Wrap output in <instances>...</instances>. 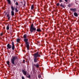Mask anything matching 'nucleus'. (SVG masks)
I'll use <instances>...</instances> for the list:
<instances>
[{"instance_id":"f257e3e1","label":"nucleus","mask_w":79,"mask_h":79,"mask_svg":"<svg viewBox=\"0 0 79 79\" xmlns=\"http://www.w3.org/2000/svg\"><path fill=\"white\" fill-rule=\"evenodd\" d=\"M30 31L31 32H35L36 31V28L35 27H34V25L32 24L31 25L30 28Z\"/></svg>"},{"instance_id":"f03ea898","label":"nucleus","mask_w":79,"mask_h":79,"mask_svg":"<svg viewBox=\"0 0 79 79\" xmlns=\"http://www.w3.org/2000/svg\"><path fill=\"white\" fill-rule=\"evenodd\" d=\"M24 41L25 42V44H26V47L28 50H29V43L27 41H28V39H25L24 40Z\"/></svg>"},{"instance_id":"7ed1b4c3","label":"nucleus","mask_w":79,"mask_h":79,"mask_svg":"<svg viewBox=\"0 0 79 79\" xmlns=\"http://www.w3.org/2000/svg\"><path fill=\"white\" fill-rule=\"evenodd\" d=\"M34 58H37V57H40V55L39 54V52H37L33 55Z\"/></svg>"},{"instance_id":"20e7f679","label":"nucleus","mask_w":79,"mask_h":79,"mask_svg":"<svg viewBox=\"0 0 79 79\" xmlns=\"http://www.w3.org/2000/svg\"><path fill=\"white\" fill-rule=\"evenodd\" d=\"M16 59H17V57H14L11 59V63L13 64H15V61Z\"/></svg>"},{"instance_id":"39448f33","label":"nucleus","mask_w":79,"mask_h":79,"mask_svg":"<svg viewBox=\"0 0 79 79\" xmlns=\"http://www.w3.org/2000/svg\"><path fill=\"white\" fill-rule=\"evenodd\" d=\"M7 50H8V48H9V49H10V48H11V45H10V44H8L7 46Z\"/></svg>"},{"instance_id":"423d86ee","label":"nucleus","mask_w":79,"mask_h":79,"mask_svg":"<svg viewBox=\"0 0 79 79\" xmlns=\"http://www.w3.org/2000/svg\"><path fill=\"white\" fill-rule=\"evenodd\" d=\"M12 49L13 50H15V45L14 44V42H13V41L12 43Z\"/></svg>"},{"instance_id":"0eeeda50","label":"nucleus","mask_w":79,"mask_h":79,"mask_svg":"<svg viewBox=\"0 0 79 79\" xmlns=\"http://www.w3.org/2000/svg\"><path fill=\"white\" fill-rule=\"evenodd\" d=\"M71 11H73V12H75V11H76V8H74V9H70Z\"/></svg>"},{"instance_id":"6e6552de","label":"nucleus","mask_w":79,"mask_h":79,"mask_svg":"<svg viewBox=\"0 0 79 79\" xmlns=\"http://www.w3.org/2000/svg\"><path fill=\"white\" fill-rule=\"evenodd\" d=\"M22 72L23 74H24V75H25V76H26V75L27 73H26V71H24V70H23Z\"/></svg>"},{"instance_id":"1a4fd4ad","label":"nucleus","mask_w":79,"mask_h":79,"mask_svg":"<svg viewBox=\"0 0 79 79\" xmlns=\"http://www.w3.org/2000/svg\"><path fill=\"white\" fill-rule=\"evenodd\" d=\"M18 6H16V8H15V12H18L19 11V10H18Z\"/></svg>"},{"instance_id":"9d476101","label":"nucleus","mask_w":79,"mask_h":79,"mask_svg":"<svg viewBox=\"0 0 79 79\" xmlns=\"http://www.w3.org/2000/svg\"><path fill=\"white\" fill-rule=\"evenodd\" d=\"M74 16L76 17H77L78 16V14H77V13H76V12L74 13Z\"/></svg>"},{"instance_id":"9b49d317","label":"nucleus","mask_w":79,"mask_h":79,"mask_svg":"<svg viewBox=\"0 0 79 79\" xmlns=\"http://www.w3.org/2000/svg\"><path fill=\"white\" fill-rule=\"evenodd\" d=\"M34 65L36 68H39V64H34Z\"/></svg>"},{"instance_id":"f8f14e48","label":"nucleus","mask_w":79,"mask_h":79,"mask_svg":"<svg viewBox=\"0 0 79 79\" xmlns=\"http://www.w3.org/2000/svg\"><path fill=\"white\" fill-rule=\"evenodd\" d=\"M11 15L12 16H14V15H15V13H14V11H11Z\"/></svg>"},{"instance_id":"ddd939ff","label":"nucleus","mask_w":79,"mask_h":79,"mask_svg":"<svg viewBox=\"0 0 79 79\" xmlns=\"http://www.w3.org/2000/svg\"><path fill=\"white\" fill-rule=\"evenodd\" d=\"M34 62L35 63H36V62H37V58H35L34 59Z\"/></svg>"},{"instance_id":"4468645a","label":"nucleus","mask_w":79,"mask_h":79,"mask_svg":"<svg viewBox=\"0 0 79 79\" xmlns=\"http://www.w3.org/2000/svg\"><path fill=\"white\" fill-rule=\"evenodd\" d=\"M11 8L12 10V11H14V10H15V8H14V7L13 6H11Z\"/></svg>"},{"instance_id":"2eb2a0df","label":"nucleus","mask_w":79,"mask_h":79,"mask_svg":"<svg viewBox=\"0 0 79 79\" xmlns=\"http://www.w3.org/2000/svg\"><path fill=\"white\" fill-rule=\"evenodd\" d=\"M10 29V25H7V26L6 27V29L7 30H9Z\"/></svg>"},{"instance_id":"dca6fc26","label":"nucleus","mask_w":79,"mask_h":79,"mask_svg":"<svg viewBox=\"0 0 79 79\" xmlns=\"http://www.w3.org/2000/svg\"><path fill=\"white\" fill-rule=\"evenodd\" d=\"M7 17L8 18V19L9 20H10V16H9V14H8L7 15Z\"/></svg>"},{"instance_id":"f3484780","label":"nucleus","mask_w":79,"mask_h":79,"mask_svg":"<svg viewBox=\"0 0 79 79\" xmlns=\"http://www.w3.org/2000/svg\"><path fill=\"white\" fill-rule=\"evenodd\" d=\"M37 32H41V30L40 29H37L36 30Z\"/></svg>"},{"instance_id":"a211bd4d","label":"nucleus","mask_w":79,"mask_h":79,"mask_svg":"<svg viewBox=\"0 0 79 79\" xmlns=\"http://www.w3.org/2000/svg\"><path fill=\"white\" fill-rule=\"evenodd\" d=\"M23 38L24 39H26L27 38V35L25 34L23 35Z\"/></svg>"},{"instance_id":"6ab92c4d","label":"nucleus","mask_w":79,"mask_h":79,"mask_svg":"<svg viewBox=\"0 0 79 79\" xmlns=\"http://www.w3.org/2000/svg\"><path fill=\"white\" fill-rule=\"evenodd\" d=\"M8 4H11V1L10 0H7Z\"/></svg>"},{"instance_id":"aec40b11","label":"nucleus","mask_w":79,"mask_h":79,"mask_svg":"<svg viewBox=\"0 0 79 79\" xmlns=\"http://www.w3.org/2000/svg\"><path fill=\"white\" fill-rule=\"evenodd\" d=\"M20 41V39H17V42H19Z\"/></svg>"},{"instance_id":"412c9836","label":"nucleus","mask_w":79,"mask_h":79,"mask_svg":"<svg viewBox=\"0 0 79 79\" xmlns=\"http://www.w3.org/2000/svg\"><path fill=\"white\" fill-rule=\"evenodd\" d=\"M60 6H61V7H63V8H64V6L63 5V4L62 3L60 4Z\"/></svg>"},{"instance_id":"4be33fe9","label":"nucleus","mask_w":79,"mask_h":79,"mask_svg":"<svg viewBox=\"0 0 79 79\" xmlns=\"http://www.w3.org/2000/svg\"><path fill=\"white\" fill-rule=\"evenodd\" d=\"M31 10H33V9H34V6L33 5L31 6Z\"/></svg>"},{"instance_id":"5701e85b","label":"nucleus","mask_w":79,"mask_h":79,"mask_svg":"<svg viewBox=\"0 0 79 79\" xmlns=\"http://www.w3.org/2000/svg\"><path fill=\"white\" fill-rule=\"evenodd\" d=\"M7 64L8 65H9V64H10V61H7Z\"/></svg>"},{"instance_id":"b1692460","label":"nucleus","mask_w":79,"mask_h":79,"mask_svg":"<svg viewBox=\"0 0 79 79\" xmlns=\"http://www.w3.org/2000/svg\"><path fill=\"white\" fill-rule=\"evenodd\" d=\"M27 77L28 78H31V76L30 75H29L28 76H27Z\"/></svg>"},{"instance_id":"393cba45","label":"nucleus","mask_w":79,"mask_h":79,"mask_svg":"<svg viewBox=\"0 0 79 79\" xmlns=\"http://www.w3.org/2000/svg\"><path fill=\"white\" fill-rule=\"evenodd\" d=\"M16 5L17 6H18V2H17L16 3H15Z\"/></svg>"},{"instance_id":"a878e982","label":"nucleus","mask_w":79,"mask_h":79,"mask_svg":"<svg viewBox=\"0 0 79 79\" xmlns=\"http://www.w3.org/2000/svg\"><path fill=\"white\" fill-rule=\"evenodd\" d=\"M38 78H39V79H40L41 78V76L40 75H39L38 76Z\"/></svg>"},{"instance_id":"bb28decb","label":"nucleus","mask_w":79,"mask_h":79,"mask_svg":"<svg viewBox=\"0 0 79 79\" xmlns=\"http://www.w3.org/2000/svg\"><path fill=\"white\" fill-rule=\"evenodd\" d=\"M56 5H57V6H59V5H60V3H57V4H56Z\"/></svg>"},{"instance_id":"cd10ccee","label":"nucleus","mask_w":79,"mask_h":79,"mask_svg":"<svg viewBox=\"0 0 79 79\" xmlns=\"http://www.w3.org/2000/svg\"><path fill=\"white\" fill-rule=\"evenodd\" d=\"M22 79H25L24 78V77H23V76H22Z\"/></svg>"},{"instance_id":"c85d7f7f","label":"nucleus","mask_w":79,"mask_h":79,"mask_svg":"<svg viewBox=\"0 0 79 79\" xmlns=\"http://www.w3.org/2000/svg\"><path fill=\"white\" fill-rule=\"evenodd\" d=\"M23 63H25V60H23Z\"/></svg>"},{"instance_id":"c756f323","label":"nucleus","mask_w":79,"mask_h":79,"mask_svg":"<svg viewBox=\"0 0 79 79\" xmlns=\"http://www.w3.org/2000/svg\"><path fill=\"white\" fill-rule=\"evenodd\" d=\"M60 2H63V1L61 0H60Z\"/></svg>"},{"instance_id":"7c9ffc66","label":"nucleus","mask_w":79,"mask_h":79,"mask_svg":"<svg viewBox=\"0 0 79 79\" xmlns=\"http://www.w3.org/2000/svg\"><path fill=\"white\" fill-rule=\"evenodd\" d=\"M66 2H68V0H64Z\"/></svg>"},{"instance_id":"2f4dec72","label":"nucleus","mask_w":79,"mask_h":79,"mask_svg":"<svg viewBox=\"0 0 79 79\" xmlns=\"http://www.w3.org/2000/svg\"><path fill=\"white\" fill-rule=\"evenodd\" d=\"M3 35V33H1V35Z\"/></svg>"},{"instance_id":"473e14b6","label":"nucleus","mask_w":79,"mask_h":79,"mask_svg":"<svg viewBox=\"0 0 79 79\" xmlns=\"http://www.w3.org/2000/svg\"><path fill=\"white\" fill-rule=\"evenodd\" d=\"M14 2H16V0H14Z\"/></svg>"},{"instance_id":"72a5a7b5","label":"nucleus","mask_w":79,"mask_h":79,"mask_svg":"<svg viewBox=\"0 0 79 79\" xmlns=\"http://www.w3.org/2000/svg\"><path fill=\"white\" fill-rule=\"evenodd\" d=\"M24 5L25 6V4H24Z\"/></svg>"},{"instance_id":"f704fd0d","label":"nucleus","mask_w":79,"mask_h":79,"mask_svg":"<svg viewBox=\"0 0 79 79\" xmlns=\"http://www.w3.org/2000/svg\"><path fill=\"white\" fill-rule=\"evenodd\" d=\"M29 75V74H27V75Z\"/></svg>"}]
</instances>
